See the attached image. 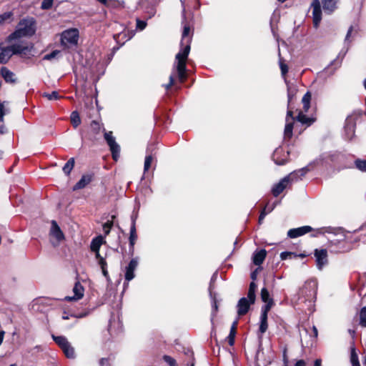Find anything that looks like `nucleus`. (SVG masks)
<instances>
[{
  "instance_id": "nucleus-1",
  "label": "nucleus",
  "mask_w": 366,
  "mask_h": 366,
  "mask_svg": "<svg viewBox=\"0 0 366 366\" xmlns=\"http://www.w3.org/2000/svg\"><path fill=\"white\" fill-rule=\"evenodd\" d=\"M330 234L332 237H329V242L331 245L337 246V252H348L352 249L351 244L360 240L353 237V233L346 231L342 227H325L317 229V234H312L316 237L320 234Z\"/></svg>"
},
{
  "instance_id": "nucleus-2",
  "label": "nucleus",
  "mask_w": 366,
  "mask_h": 366,
  "mask_svg": "<svg viewBox=\"0 0 366 366\" xmlns=\"http://www.w3.org/2000/svg\"><path fill=\"white\" fill-rule=\"evenodd\" d=\"M189 26H184L181 44L183 46L185 44V46L177 54L174 64V70L177 71L179 80L181 83H183L187 79L186 62L190 51V39L189 37Z\"/></svg>"
},
{
  "instance_id": "nucleus-3",
  "label": "nucleus",
  "mask_w": 366,
  "mask_h": 366,
  "mask_svg": "<svg viewBox=\"0 0 366 366\" xmlns=\"http://www.w3.org/2000/svg\"><path fill=\"white\" fill-rule=\"evenodd\" d=\"M36 29L37 24L34 17H24L17 24L15 30L7 36L6 41L10 43L21 38L31 37L36 34Z\"/></svg>"
},
{
  "instance_id": "nucleus-4",
  "label": "nucleus",
  "mask_w": 366,
  "mask_h": 366,
  "mask_svg": "<svg viewBox=\"0 0 366 366\" xmlns=\"http://www.w3.org/2000/svg\"><path fill=\"white\" fill-rule=\"evenodd\" d=\"M317 282L316 280L306 281L298 292V300L311 304L316 299Z\"/></svg>"
},
{
  "instance_id": "nucleus-5",
  "label": "nucleus",
  "mask_w": 366,
  "mask_h": 366,
  "mask_svg": "<svg viewBox=\"0 0 366 366\" xmlns=\"http://www.w3.org/2000/svg\"><path fill=\"white\" fill-rule=\"evenodd\" d=\"M79 39V31L76 29H69L64 31L61 35V43L62 45H75Z\"/></svg>"
},
{
  "instance_id": "nucleus-6",
  "label": "nucleus",
  "mask_w": 366,
  "mask_h": 366,
  "mask_svg": "<svg viewBox=\"0 0 366 366\" xmlns=\"http://www.w3.org/2000/svg\"><path fill=\"white\" fill-rule=\"evenodd\" d=\"M357 117L354 114L349 115L344 127V137L347 140H351L355 136Z\"/></svg>"
},
{
  "instance_id": "nucleus-7",
  "label": "nucleus",
  "mask_w": 366,
  "mask_h": 366,
  "mask_svg": "<svg viewBox=\"0 0 366 366\" xmlns=\"http://www.w3.org/2000/svg\"><path fill=\"white\" fill-rule=\"evenodd\" d=\"M104 139L109 147L113 159L117 161L119 157L120 147L116 142L115 138L112 135V132H105Z\"/></svg>"
},
{
  "instance_id": "nucleus-8",
  "label": "nucleus",
  "mask_w": 366,
  "mask_h": 366,
  "mask_svg": "<svg viewBox=\"0 0 366 366\" xmlns=\"http://www.w3.org/2000/svg\"><path fill=\"white\" fill-rule=\"evenodd\" d=\"M13 55H21L26 56L30 54L31 51L34 49V46L31 44H27L24 42H20L14 44L9 46Z\"/></svg>"
},
{
  "instance_id": "nucleus-9",
  "label": "nucleus",
  "mask_w": 366,
  "mask_h": 366,
  "mask_svg": "<svg viewBox=\"0 0 366 366\" xmlns=\"http://www.w3.org/2000/svg\"><path fill=\"white\" fill-rule=\"evenodd\" d=\"M290 154L289 151L282 147L277 148L273 154L272 159L277 165H284L287 162V157Z\"/></svg>"
},
{
  "instance_id": "nucleus-10",
  "label": "nucleus",
  "mask_w": 366,
  "mask_h": 366,
  "mask_svg": "<svg viewBox=\"0 0 366 366\" xmlns=\"http://www.w3.org/2000/svg\"><path fill=\"white\" fill-rule=\"evenodd\" d=\"M51 224V226L49 234L52 237L55 238L56 242H54L51 241V244L53 246L56 247L64 239V235L55 220H52Z\"/></svg>"
},
{
  "instance_id": "nucleus-11",
  "label": "nucleus",
  "mask_w": 366,
  "mask_h": 366,
  "mask_svg": "<svg viewBox=\"0 0 366 366\" xmlns=\"http://www.w3.org/2000/svg\"><path fill=\"white\" fill-rule=\"evenodd\" d=\"M311 7L312 9L313 25L317 29L322 20V10L320 1L313 0Z\"/></svg>"
},
{
  "instance_id": "nucleus-12",
  "label": "nucleus",
  "mask_w": 366,
  "mask_h": 366,
  "mask_svg": "<svg viewBox=\"0 0 366 366\" xmlns=\"http://www.w3.org/2000/svg\"><path fill=\"white\" fill-rule=\"evenodd\" d=\"M138 258H133L130 260L129 263L125 268V274H124V278L125 281L129 282V281L132 280L134 277L135 274L134 272L138 266ZM128 285V283H127V286Z\"/></svg>"
},
{
  "instance_id": "nucleus-13",
  "label": "nucleus",
  "mask_w": 366,
  "mask_h": 366,
  "mask_svg": "<svg viewBox=\"0 0 366 366\" xmlns=\"http://www.w3.org/2000/svg\"><path fill=\"white\" fill-rule=\"evenodd\" d=\"M315 257L316 258V264L319 269H322L327 264V252L325 249H315Z\"/></svg>"
},
{
  "instance_id": "nucleus-14",
  "label": "nucleus",
  "mask_w": 366,
  "mask_h": 366,
  "mask_svg": "<svg viewBox=\"0 0 366 366\" xmlns=\"http://www.w3.org/2000/svg\"><path fill=\"white\" fill-rule=\"evenodd\" d=\"M313 231V228L310 226H302L297 228L290 229L287 232V236L290 238L294 239L302 236L310 232Z\"/></svg>"
},
{
  "instance_id": "nucleus-15",
  "label": "nucleus",
  "mask_w": 366,
  "mask_h": 366,
  "mask_svg": "<svg viewBox=\"0 0 366 366\" xmlns=\"http://www.w3.org/2000/svg\"><path fill=\"white\" fill-rule=\"evenodd\" d=\"M74 296H66L64 300L71 302L76 301L81 299L84 296V289L83 286L79 282H76L73 287Z\"/></svg>"
},
{
  "instance_id": "nucleus-16",
  "label": "nucleus",
  "mask_w": 366,
  "mask_h": 366,
  "mask_svg": "<svg viewBox=\"0 0 366 366\" xmlns=\"http://www.w3.org/2000/svg\"><path fill=\"white\" fill-rule=\"evenodd\" d=\"M139 9L147 14L149 19L154 16L156 9L154 4L149 3L147 0H141L139 3Z\"/></svg>"
},
{
  "instance_id": "nucleus-17",
  "label": "nucleus",
  "mask_w": 366,
  "mask_h": 366,
  "mask_svg": "<svg viewBox=\"0 0 366 366\" xmlns=\"http://www.w3.org/2000/svg\"><path fill=\"white\" fill-rule=\"evenodd\" d=\"M309 171V169L305 167L302 169H300L298 170H295L290 174H289L287 176L285 177V179L288 181L290 184H291L293 182H297L302 179V177H304Z\"/></svg>"
},
{
  "instance_id": "nucleus-18",
  "label": "nucleus",
  "mask_w": 366,
  "mask_h": 366,
  "mask_svg": "<svg viewBox=\"0 0 366 366\" xmlns=\"http://www.w3.org/2000/svg\"><path fill=\"white\" fill-rule=\"evenodd\" d=\"M254 303L250 302L249 300H247V297H242L237 302V314L239 316H243L247 313L249 311L250 306Z\"/></svg>"
},
{
  "instance_id": "nucleus-19",
  "label": "nucleus",
  "mask_w": 366,
  "mask_h": 366,
  "mask_svg": "<svg viewBox=\"0 0 366 366\" xmlns=\"http://www.w3.org/2000/svg\"><path fill=\"white\" fill-rule=\"evenodd\" d=\"M290 184L285 177L282 178L278 183L274 184L272 189V194L274 197L280 195L284 189Z\"/></svg>"
},
{
  "instance_id": "nucleus-20",
  "label": "nucleus",
  "mask_w": 366,
  "mask_h": 366,
  "mask_svg": "<svg viewBox=\"0 0 366 366\" xmlns=\"http://www.w3.org/2000/svg\"><path fill=\"white\" fill-rule=\"evenodd\" d=\"M93 178L92 174H84L81 178L76 183L74 186V190L81 189L84 188L86 185H88L92 181Z\"/></svg>"
},
{
  "instance_id": "nucleus-21",
  "label": "nucleus",
  "mask_w": 366,
  "mask_h": 366,
  "mask_svg": "<svg viewBox=\"0 0 366 366\" xmlns=\"http://www.w3.org/2000/svg\"><path fill=\"white\" fill-rule=\"evenodd\" d=\"M1 45L2 44H0V64H6L13 54L9 46L2 47Z\"/></svg>"
},
{
  "instance_id": "nucleus-22",
  "label": "nucleus",
  "mask_w": 366,
  "mask_h": 366,
  "mask_svg": "<svg viewBox=\"0 0 366 366\" xmlns=\"http://www.w3.org/2000/svg\"><path fill=\"white\" fill-rule=\"evenodd\" d=\"M266 255L267 252L264 249L254 252L252 256L253 263L257 266L260 265L264 262Z\"/></svg>"
},
{
  "instance_id": "nucleus-23",
  "label": "nucleus",
  "mask_w": 366,
  "mask_h": 366,
  "mask_svg": "<svg viewBox=\"0 0 366 366\" xmlns=\"http://www.w3.org/2000/svg\"><path fill=\"white\" fill-rule=\"evenodd\" d=\"M339 0H322L323 9L325 13L331 14L337 9Z\"/></svg>"
},
{
  "instance_id": "nucleus-24",
  "label": "nucleus",
  "mask_w": 366,
  "mask_h": 366,
  "mask_svg": "<svg viewBox=\"0 0 366 366\" xmlns=\"http://www.w3.org/2000/svg\"><path fill=\"white\" fill-rule=\"evenodd\" d=\"M153 149H150V147H148L147 149V155L145 157V159H144V172H147L150 167H151V164L154 160V154H153Z\"/></svg>"
},
{
  "instance_id": "nucleus-25",
  "label": "nucleus",
  "mask_w": 366,
  "mask_h": 366,
  "mask_svg": "<svg viewBox=\"0 0 366 366\" xmlns=\"http://www.w3.org/2000/svg\"><path fill=\"white\" fill-rule=\"evenodd\" d=\"M1 74L6 82L14 83L16 82L15 74L6 67L1 69Z\"/></svg>"
},
{
  "instance_id": "nucleus-26",
  "label": "nucleus",
  "mask_w": 366,
  "mask_h": 366,
  "mask_svg": "<svg viewBox=\"0 0 366 366\" xmlns=\"http://www.w3.org/2000/svg\"><path fill=\"white\" fill-rule=\"evenodd\" d=\"M103 243V237L102 236H98L94 238L90 244V249L92 252H97L99 250L101 245Z\"/></svg>"
},
{
  "instance_id": "nucleus-27",
  "label": "nucleus",
  "mask_w": 366,
  "mask_h": 366,
  "mask_svg": "<svg viewBox=\"0 0 366 366\" xmlns=\"http://www.w3.org/2000/svg\"><path fill=\"white\" fill-rule=\"evenodd\" d=\"M137 239V229L136 227H130V232H129V248L134 249V246L135 244V242Z\"/></svg>"
},
{
  "instance_id": "nucleus-28",
  "label": "nucleus",
  "mask_w": 366,
  "mask_h": 366,
  "mask_svg": "<svg viewBox=\"0 0 366 366\" xmlns=\"http://www.w3.org/2000/svg\"><path fill=\"white\" fill-rule=\"evenodd\" d=\"M14 16L12 11H6L0 14V24L5 22L11 23L14 21Z\"/></svg>"
},
{
  "instance_id": "nucleus-29",
  "label": "nucleus",
  "mask_w": 366,
  "mask_h": 366,
  "mask_svg": "<svg viewBox=\"0 0 366 366\" xmlns=\"http://www.w3.org/2000/svg\"><path fill=\"white\" fill-rule=\"evenodd\" d=\"M293 123L294 122L290 121L288 118H286V124L284 131V134L285 138H291L292 135V129H293Z\"/></svg>"
},
{
  "instance_id": "nucleus-30",
  "label": "nucleus",
  "mask_w": 366,
  "mask_h": 366,
  "mask_svg": "<svg viewBox=\"0 0 366 366\" xmlns=\"http://www.w3.org/2000/svg\"><path fill=\"white\" fill-rule=\"evenodd\" d=\"M53 340L60 347H65V345L69 343L68 340L64 336H56L54 335H51Z\"/></svg>"
},
{
  "instance_id": "nucleus-31",
  "label": "nucleus",
  "mask_w": 366,
  "mask_h": 366,
  "mask_svg": "<svg viewBox=\"0 0 366 366\" xmlns=\"http://www.w3.org/2000/svg\"><path fill=\"white\" fill-rule=\"evenodd\" d=\"M74 163H75L74 158L71 157L64 164V166L63 167L62 170H63L64 173L66 175H69L70 174L71 170L73 169V168L74 167Z\"/></svg>"
},
{
  "instance_id": "nucleus-32",
  "label": "nucleus",
  "mask_w": 366,
  "mask_h": 366,
  "mask_svg": "<svg viewBox=\"0 0 366 366\" xmlns=\"http://www.w3.org/2000/svg\"><path fill=\"white\" fill-rule=\"evenodd\" d=\"M61 350H63L64 353L68 358H74L75 357V352L74 349L71 347V344L69 342L67 345H65V347H62Z\"/></svg>"
},
{
  "instance_id": "nucleus-33",
  "label": "nucleus",
  "mask_w": 366,
  "mask_h": 366,
  "mask_svg": "<svg viewBox=\"0 0 366 366\" xmlns=\"http://www.w3.org/2000/svg\"><path fill=\"white\" fill-rule=\"evenodd\" d=\"M311 101V94L310 92H307L302 97V102L303 104V109L305 112H308L310 109Z\"/></svg>"
},
{
  "instance_id": "nucleus-34",
  "label": "nucleus",
  "mask_w": 366,
  "mask_h": 366,
  "mask_svg": "<svg viewBox=\"0 0 366 366\" xmlns=\"http://www.w3.org/2000/svg\"><path fill=\"white\" fill-rule=\"evenodd\" d=\"M42 96L49 101L58 100L61 98V97L59 94V92L56 91H53L51 93L44 92L43 93Z\"/></svg>"
},
{
  "instance_id": "nucleus-35",
  "label": "nucleus",
  "mask_w": 366,
  "mask_h": 366,
  "mask_svg": "<svg viewBox=\"0 0 366 366\" xmlns=\"http://www.w3.org/2000/svg\"><path fill=\"white\" fill-rule=\"evenodd\" d=\"M70 118L74 127L76 128L81 123V119L79 113L76 111L72 112Z\"/></svg>"
},
{
  "instance_id": "nucleus-36",
  "label": "nucleus",
  "mask_w": 366,
  "mask_h": 366,
  "mask_svg": "<svg viewBox=\"0 0 366 366\" xmlns=\"http://www.w3.org/2000/svg\"><path fill=\"white\" fill-rule=\"evenodd\" d=\"M297 120L302 124H305L307 125H310L313 122V120L312 119L307 117L302 112L299 113V114L297 117Z\"/></svg>"
},
{
  "instance_id": "nucleus-37",
  "label": "nucleus",
  "mask_w": 366,
  "mask_h": 366,
  "mask_svg": "<svg viewBox=\"0 0 366 366\" xmlns=\"http://www.w3.org/2000/svg\"><path fill=\"white\" fill-rule=\"evenodd\" d=\"M115 217H116L115 215H112V220L107 221L102 225L103 231H104L105 235H108L109 234L110 230H111L112 227H113V219Z\"/></svg>"
},
{
  "instance_id": "nucleus-38",
  "label": "nucleus",
  "mask_w": 366,
  "mask_h": 366,
  "mask_svg": "<svg viewBox=\"0 0 366 366\" xmlns=\"http://www.w3.org/2000/svg\"><path fill=\"white\" fill-rule=\"evenodd\" d=\"M355 165L360 171L366 172V160L357 159L355 161Z\"/></svg>"
},
{
  "instance_id": "nucleus-39",
  "label": "nucleus",
  "mask_w": 366,
  "mask_h": 366,
  "mask_svg": "<svg viewBox=\"0 0 366 366\" xmlns=\"http://www.w3.org/2000/svg\"><path fill=\"white\" fill-rule=\"evenodd\" d=\"M350 362L352 366H360L358 356L355 352V348H352L351 351Z\"/></svg>"
},
{
  "instance_id": "nucleus-40",
  "label": "nucleus",
  "mask_w": 366,
  "mask_h": 366,
  "mask_svg": "<svg viewBox=\"0 0 366 366\" xmlns=\"http://www.w3.org/2000/svg\"><path fill=\"white\" fill-rule=\"evenodd\" d=\"M215 276H216V273H214L213 274V276L212 277V280H211V282L213 281V280L214 279ZM212 290V282H210L209 287V295H210V297L212 298V300L213 301V305H212L213 310H214V312H217V302H216L215 296L213 295Z\"/></svg>"
},
{
  "instance_id": "nucleus-41",
  "label": "nucleus",
  "mask_w": 366,
  "mask_h": 366,
  "mask_svg": "<svg viewBox=\"0 0 366 366\" xmlns=\"http://www.w3.org/2000/svg\"><path fill=\"white\" fill-rule=\"evenodd\" d=\"M360 324L366 327V307L361 309L360 313Z\"/></svg>"
},
{
  "instance_id": "nucleus-42",
  "label": "nucleus",
  "mask_w": 366,
  "mask_h": 366,
  "mask_svg": "<svg viewBox=\"0 0 366 366\" xmlns=\"http://www.w3.org/2000/svg\"><path fill=\"white\" fill-rule=\"evenodd\" d=\"M235 335H236V330L234 327H231L229 334L227 337L228 343L230 346H232L234 343Z\"/></svg>"
},
{
  "instance_id": "nucleus-43",
  "label": "nucleus",
  "mask_w": 366,
  "mask_h": 366,
  "mask_svg": "<svg viewBox=\"0 0 366 366\" xmlns=\"http://www.w3.org/2000/svg\"><path fill=\"white\" fill-rule=\"evenodd\" d=\"M260 295H261V299L264 302H269L270 300H272V298L269 297V293L268 290H267V288H265V287H263L261 290Z\"/></svg>"
},
{
  "instance_id": "nucleus-44",
  "label": "nucleus",
  "mask_w": 366,
  "mask_h": 366,
  "mask_svg": "<svg viewBox=\"0 0 366 366\" xmlns=\"http://www.w3.org/2000/svg\"><path fill=\"white\" fill-rule=\"evenodd\" d=\"M114 39L117 40V41H119V39H124V41L122 43V45L124 44L125 41H128L132 38V36H129V37L126 36L125 33H119L118 34L114 35Z\"/></svg>"
},
{
  "instance_id": "nucleus-45",
  "label": "nucleus",
  "mask_w": 366,
  "mask_h": 366,
  "mask_svg": "<svg viewBox=\"0 0 366 366\" xmlns=\"http://www.w3.org/2000/svg\"><path fill=\"white\" fill-rule=\"evenodd\" d=\"M163 360H164L165 362H167L170 366H177L176 360L173 357H172L169 355H164Z\"/></svg>"
},
{
  "instance_id": "nucleus-46",
  "label": "nucleus",
  "mask_w": 366,
  "mask_h": 366,
  "mask_svg": "<svg viewBox=\"0 0 366 366\" xmlns=\"http://www.w3.org/2000/svg\"><path fill=\"white\" fill-rule=\"evenodd\" d=\"M59 54V50H54L52 51L51 53L48 54H46L43 59L44 60H51L54 58H55L57 54Z\"/></svg>"
},
{
  "instance_id": "nucleus-47",
  "label": "nucleus",
  "mask_w": 366,
  "mask_h": 366,
  "mask_svg": "<svg viewBox=\"0 0 366 366\" xmlns=\"http://www.w3.org/2000/svg\"><path fill=\"white\" fill-rule=\"evenodd\" d=\"M147 22L143 20H140L139 19H137V29L142 31L144 30L147 26Z\"/></svg>"
},
{
  "instance_id": "nucleus-48",
  "label": "nucleus",
  "mask_w": 366,
  "mask_h": 366,
  "mask_svg": "<svg viewBox=\"0 0 366 366\" xmlns=\"http://www.w3.org/2000/svg\"><path fill=\"white\" fill-rule=\"evenodd\" d=\"M53 0H43L41 2V9H49L52 6Z\"/></svg>"
},
{
  "instance_id": "nucleus-49",
  "label": "nucleus",
  "mask_w": 366,
  "mask_h": 366,
  "mask_svg": "<svg viewBox=\"0 0 366 366\" xmlns=\"http://www.w3.org/2000/svg\"><path fill=\"white\" fill-rule=\"evenodd\" d=\"M267 327H268L267 321L260 320V325H259V330L261 334H263V333H264L267 331Z\"/></svg>"
},
{
  "instance_id": "nucleus-50",
  "label": "nucleus",
  "mask_w": 366,
  "mask_h": 366,
  "mask_svg": "<svg viewBox=\"0 0 366 366\" xmlns=\"http://www.w3.org/2000/svg\"><path fill=\"white\" fill-rule=\"evenodd\" d=\"M255 298H256L255 291L249 290L248 292H247V300H249L250 302H252V303H254Z\"/></svg>"
},
{
  "instance_id": "nucleus-51",
  "label": "nucleus",
  "mask_w": 366,
  "mask_h": 366,
  "mask_svg": "<svg viewBox=\"0 0 366 366\" xmlns=\"http://www.w3.org/2000/svg\"><path fill=\"white\" fill-rule=\"evenodd\" d=\"M5 102L0 103V122H4V117L6 114L5 108H4Z\"/></svg>"
},
{
  "instance_id": "nucleus-52",
  "label": "nucleus",
  "mask_w": 366,
  "mask_h": 366,
  "mask_svg": "<svg viewBox=\"0 0 366 366\" xmlns=\"http://www.w3.org/2000/svg\"><path fill=\"white\" fill-rule=\"evenodd\" d=\"M91 127L95 133H98L101 129V127L96 121H92L91 123Z\"/></svg>"
},
{
  "instance_id": "nucleus-53",
  "label": "nucleus",
  "mask_w": 366,
  "mask_h": 366,
  "mask_svg": "<svg viewBox=\"0 0 366 366\" xmlns=\"http://www.w3.org/2000/svg\"><path fill=\"white\" fill-rule=\"evenodd\" d=\"M266 303H267V305H265L262 307V312H265L268 313V311L271 309V307H272V306L273 305V300H270L269 302H267Z\"/></svg>"
},
{
  "instance_id": "nucleus-54",
  "label": "nucleus",
  "mask_w": 366,
  "mask_h": 366,
  "mask_svg": "<svg viewBox=\"0 0 366 366\" xmlns=\"http://www.w3.org/2000/svg\"><path fill=\"white\" fill-rule=\"evenodd\" d=\"M138 218V214L137 212H133V213L131 215V227H136V221Z\"/></svg>"
},
{
  "instance_id": "nucleus-55",
  "label": "nucleus",
  "mask_w": 366,
  "mask_h": 366,
  "mask_svg": "<svg viewBox=\"0 0 366 366\" xmlns=\"http://www.w3.org/2000/svg\"><path fill=\"white\" fill-rule=\"evenodd\" d=\"M174 83V74L173 73L169 76V81L165 85L166 89H169Z\"/></svg>"
},
{
  "instance_id": "nucleus-56",
  "label": "nucleus",
  "mask_w": 366,
  "mask_h": 366,
  "mask_svg": "<svg viewBox=\"0 0 366 366\" xmlns=\"http://www.w3.org/2000/svg\"><path fill=\"white\" fill-rule=\"evenodd\" d=\"M280 66L282 75L285 76L288 71L287 66L286 64L280 62Z\"/></svg>"
},
{
  "instance_id": "nucleus-57",
  "label": "nucleus",
  "mask_w": 366,
  "mask_h": 366,
  "mask_svg": "<svg viewBox=\"0 0 366 366\" xmlns=\"http://www.w3.org/2000/svg\"><path fill=\"white\" fill-rule=\"evenodd\" d=\"M267 207H264L262 211L260 213V215L259 217V223L261 224L263 219H264L265 216L267 214V212H266Z\"/></svg>"
},
{
  "instance_id": "nucleus-58",
  "label": "nucleus",
  "mask_w": 366,
  "mask_h": 366,
  "mask_svg": "<svg viewBox=\"0 0 366 366\" xmlns=\"http://www.w3.org/2000/svg\"><path fill=\"white\" fill-rule=\"evenodd\" d=\"M277 203L274 202L271 205L269 204H267L265 207H267L266 212L267 214L270 213L276 207Z\"/></svg>"
},
{
  "instance_id": "nucleus-59",
  "label": "nucleus",
  "mask_w": 366,
  "mask_h": 366,
  "mask_svg": "<svg viewBox=\"0 0 366 366\" xmlns=\"http://www.w3.org/2000/svg\"><path fill=\"white\" fill-rule=\"evenodd\" d=\"M352 30H353V26H350V28L347 32L346 36H345V43H347L349 41V38L352 34Z\"/></svg>"
},
{
  "instance_id": "nucleus-60",
  "label": "nucleus",
  "mask_w": 366,
  "mask_h": 366,
  "mask_svg": "<svg viewBox=\"0 0 366 366\" xmlns=\"http://www.w3.org/2000/svg\"><path fill=\"white\" fill-rule=\"evenodd\" d=\"M98 261H99V265H100V267H101V269H102V268H104V267H105V268H106V267H107V262H106V260L104 259V258H100V259H99V260H98Z\"/></svg>"
},
{
  "instance_id": "nucleus-61",
  "label": "nucleus",
  "mask_w": 366,
  "mask_h": 366,
  "mask_svg": "<svg viewBox=\"0 0 366 366\" xmlns=\"http://www.w3.org/2000/svg\"><path fill=\"white\" fill-rule=\"evenodd\" d=\"M291 254L290 252H283L280 254V257L282 260L286 259L288 256Z\"/></svg>"
},
{
  "instance_id": "nucleus-62",
  "label": "nucleus",
  "mask_w": 366,
  "mask_h": 366,
  "mask_svg": "<svg viewBox=\"0 0 366 366\" xmlns=\"http://www.w3.org/2000/svg\"><path fill=\"white\" fill-rule=\"evenodd\" d=\"M260 320L267 321V312H261Z\"/></svg>"
},
{
  "instance_id": "nucleus-63",
  "label": "nucleus",
  "mask_w": 366,
  "mask_h": 366,
  "mask_svg": "<svg viewBox=\"0 0 366 366\" xmlns=\"http://www.w3.org/2000/svg\"><path fill=\"white\" fill-rule=\"evenodd\" d=\"M295 366H306V362L303 360H300L297 361Z\"/></svg>"
},
{
  "instance_id": "nucleus-64",
  "label": "nucleus",
  "mask_w": 366,
  "mask_h": 366,
  "mask_svg": "<svg viewBox=\"0 0 366 366\" xmlns=\"http://www.w3.org/2000/svg\"><path fill=\"white\" fill-rule=\"evenodd\" d=\"M108 363V360L106 358H102L99 360V365L100 366H106Z\"/></svg>"
}]
</instances>
